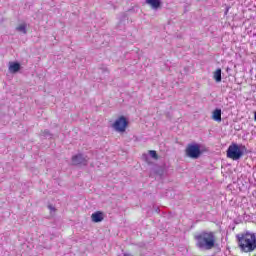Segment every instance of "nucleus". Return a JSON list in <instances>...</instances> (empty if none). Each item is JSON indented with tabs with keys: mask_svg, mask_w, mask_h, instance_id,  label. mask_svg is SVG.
Masks as SVG:
<instances>
[{
	"mask_svg": "<svg viewBox=\"0 0 256 256\" xmlns=\"http://www.w3.org/2000/svg\"><path fill=\"white\" fill-rule=\"evenodd\" d=\"M91 217L94 223H101V221H103V213L101 212H95Z\"/></svg>",
	"mask_w": 256,
	"mask_h": 256,
	"instance_id": "obj_8",
	"label": "nucleus"
},
{
	"mask_svg": "<svg viewBox=\"0 0 256 256\" xmlns=\"http://www.w3.org/2000/svg\"><path fill=\"white\" fill-rule=\"evenodd\" d=\"M73 165H87V157L83 154H77L72 157Z\"/></svg>",
	"mask_w": 256,
	"mask_h": 256,
	"instance_id": "obj_6",
	"label": "nucleus"
},
{
	"mask_svg": "<svg viewBox=\"0 0 256 256\" xmlns=\"http://www.w3.org/2000/svg\"><path fill=\"white\" fill-rule=\"evenodd\" d=\"M129 125V122L127 121V118L124 116H120L115 120L112 127L117 133H125L127 131V126Z\"/></svg>",
	"mask_w": 256,
	"mask_h": 256,
	"instance_id": "obj_4",
	"label": "nucleus"
},
{
	"mask_svg": "<svg viewBox=\"0 0 256 256\" xmlns=\"http://www.w3.org/2000/svg\"><path fill=\"white\" fill-rule=\"evenodd\" d=\"M45 133H46V135H47V133H49L48 131H45Z\"/></svg>",
	"mask_w": 256,
	"mask_h": 256,
	"instance_id": "obj_16",
	"label": "nucleus"
},
{
	"mask_svg": "<svg viewBox=\"0 0 256 256\" xmlns=\"http://www.w3.org/2000/svg\"><path fill=\"white\" fill-rule=\"evenodd\" d=\"M20 69H21V64L17 62H14L9 66L10 73H17V71H19Z\"/></svg>",
	"mask_w": 256,
	"mask_h": 256,
	"instance_id": "obj_10",
	"label": "nucleus"
},
{
	"mask_svg": "<svg viewBox=\"0 0 256 256\" xmlns=\"http://www.w3.org/2000/svg\"><path fill=\"white\" fill-rule=\"evenodd\" d=\"M186 155L191 159H199L201 155V147L199 144H189L186 148Z\"/></svg>",
	"mask_w": 256,
	"mask_h": 256,
	"instance_id": "obj_5",
	"label": "nucleus"
},
{
	"mask_svg": "<svg viewBox=\"0 0 256 256\" xmlns=\"http://www.w3.org/2000/svg\"><path fill=\"white\" fill-rule=\"evenodd\" d=\"M149 155L150 157H152V159H155V160L159 159V156L157 155V151L155 150H150Z\"/></svg>",
	"mask_w": 256,
	"mask_h": 256,
	"instance_id": "obj_13",
	"label": "nucleus"
},
{
	"mask_svg": "<svg viewBox=\"0 0 256 256\" xmlns=\"http://www.w3.org/2000/svg\"><path fill=\"white\" fill-rule=\"evenodd\" d=\"M124 256H132L131 254H124Z\"/></svg>",
	"mask_w": 256,
	"mask_h": 256,
	"instance_id": "obj_14",
	"label": "nucleus"
},
{
	"mask_svg": "<svg viewBox=\"0 0 256 256\" xmlns=\"http://www.w3.org/2000/svg\"><path fill=\"white\" fill-rule=\"evenodd\" d=\"M216 83H221V68H218L215 72H214V75H213Z\"/></svg>",
	"mask_w": 256,
	"mask_h": 256,
	"instance_id": "obj_11",
	"label": "nucleus"
},
{
	"mask_svg": "<svg viewBox=\"0 0 256 256\" xmlns=\"http://www.w3.org/2000/svg\"><path fill=\"white\" fill-rule=\"evenodd\" d=\"M196 247L200 251H211L215 248V234L213 232H201L195 236Z\"/></svg>",
	"mask_w": 256,
	"mask_h": 256,
	"instance_id": "obj_2",
	"label": "nucleus"
},
{
	"mask_svg": "<svg viewBox=\"0 0 256 256\" xmlns=\"http://www.w3.org/2000/svg\"><path fill=\"white\" fill-rule=\"evenodd\" d=\"M146 4L150 5L151 9L157 11L161 7V0H146Z\"/></svg>",
	"mask_w": 256,
	"mask_h": 256,
	"instance_id": "obj_7",
	"label": "nucleus"
},
{
	"mask_svg": "<svg viewBox=\"0 0 256 256\" xmlns=\"http://www.w3.org/2000/svg\"><path fill=\"white\" fill-rule=\"evenodd\" d=\"M212 119L217 121V123H221V109L217 108L213 111Z\"/></svg>",
	"mask_w": 256,
	"mask_h": 256,
	"instance_id": "obj_9",
	"label": "nucleus"
},
{
	"mask_svg": "<svg viewBox=\"0 0 256 256\" xmlns=\"http://www.w3.org/2000/svg\"><path fill=\"white\" fill-rule=\"evenodd\" d=\"M49 209H53V207L49 206Z\"/></svg>",
	"mask_w": 256,
	"mask_h": 256,
	"instance_id": "obj_15",
	"label": "nucleus"
},
{
	"mask_svg": "<svg viewBox=\"0 0 256 256\" xmlns=\"http://www.w3.org/2000/svg\"><path fill=\"white\" fill-rule=\"evenodd\" d=\"M16 30L19 31V33H23V35H27V24H20Z\"/></svg>",
	"mask_w": 256,
	"mask_h": 256,
	"instance_id": "obj_12",
	"label": "nucleus"
},
{
	"mask_svg": "<svg viewBox=\"0 0 256 256\" xmlns=\"http://www.w3.org/2000/svg\"><path fill=\"white\" fill-rule=\"evenodd\" d=\"M245 151H247L245 145L232 143L227 149V157L233 161H239L245 155Z\"/></svg>",
	"mask_w": 256,
	"mask_h": 256,
	"instance_id": "obj_3",
	"label": "nucleus"
},
{
	"mask_svg": "<svg viewBox=\"0 0 256 256\" xmlns=\"http://www.w3.org/2000/svg\"><path fill=\"white\" fill-rule=\"evenodd\" d=\"M238 247L243 253H252L256 249V235L255 233L245 232L236 235Z\"/></svg>",
	"mask_w": 256,
	"mask_h": 256,
	"instance_id": "obj_1",
	"label": "nucleus"
}]
</instances>
